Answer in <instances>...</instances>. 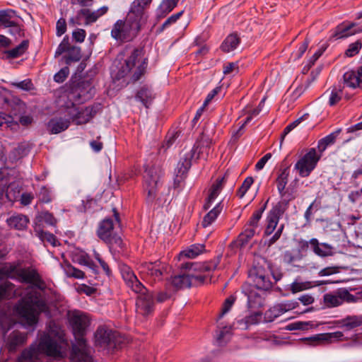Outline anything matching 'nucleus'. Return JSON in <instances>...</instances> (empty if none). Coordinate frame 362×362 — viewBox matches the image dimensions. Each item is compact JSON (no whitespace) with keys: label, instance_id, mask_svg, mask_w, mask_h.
I'll use <instances>...</instances> for the list:
<instances>
[{"label":"nucleus","instance_id":"obj_32","mask_svg":"<svg viewBox=\"0 0 362 362\" xmlns=\"http://www.w3.org/2000/svg\"><path fill=\"white\" fill-rule=\"evenodd\" d=\"M29 152V149L24 144H20L14 148L8 154V160L11 163H14L25 156Z\"/></svg>","mask_w":362,"mask_h":362},{"label":"nucleus","instance_id":"obj_3","mask_svg":"<svg viewBox=\"0 0 362 362\" xmlns=\"http://www.w3.org/2000/svg\"><path fill=\"white\" fill-rule=\"evenodd\" d=\"M46 309L47 304L42 293L34 289H28L15 305L16 313L30 326L37 322V315Z\"/></svg>","mask_w":362,"mask_h":362},{"label":"nucleus","instance_id":"obj_44","mask_svg":"<svg viewBox=\"0 0 362 362\" xmlns=\"http://www.w3.org/2000/svg\"><path fill=\"white\" fill-rule=\"evenodd\" d=\"M35 232L36 233L37 236L44 243H48L52 246L57 245V239L56 237L48 232L42 230L40 228H35Z\"/></svg>","mask_w":362,"mask_h":362},{"label":"nucleus","instance_id":"obj_46","mask_svg":"<svg viewBox=\"0 0 362 362\" xmlns=\"http://www.w3.org/2000/svg\"><path fill=\"white\" fill-rule=\"evenodd\" d=\"M343 326L351 329L362 325V317L358 316H348L342 320Z\"/></svg>","mask_w":362,"mask_h":362},{"label":"nucleus","instance_id":"obj_37","mask_svg":"<svg viewBox=\"0 0 362 362\" xmlns=\"http://www.w3.org/2000/svg\"><path fill=\"white\" fill-rule=\"evenodd\" d=\"M81 58V53L80 47L76 46H71L64 57L65 63L67 65H70L73 62H78Z\"/></svg>","mask_w":362,"mask_h":362},{"label":"nucleus","instance_id":"obj_15","mask_svg":"<svg viewBox=\"0 0 362 362\" xmlns=\"http://www.w3.org/2000/svg\"><path fill=\"white\" fill-rule=\"evenodd\" d=\"M17 274L22 282L33 284L40 290H44L46 287L45 283L35 269L30 267L21 269L18 270Z\"/></svg>","mask_w":362,"mask_h":362},{"label":"nucleus","instance_id":"obj_49","mask_svg":"<svg viewBox=\"0 0 362 362\" xmlns=\"http://www.w3.org/2000/svg\"><path fill=\"white\" fill-rule=\"evenodd\" d=\"M279 219L276 217V216H272L268 214L267 218V226L264 230V234L266 235H271L274 230H275Z\"/></svg>","mask_w":362,"mask_h":362},{"label":"nucleus","instance_id":"obj_5","mask_svg":"<svg viewBox=\"0 0 362 362\" xmlns=\"http://www.w3.org/2000/svg\"><path fill=\"white\" fill-rule=\"evenodd\" d=\"M127 286L139 296L136 303V310L138 315L148 316L154 309L153 295L139 281L135 274L128 272L123 274Z\"/></svg>","mask_w":362,"mask_h":362},{"label":"nucleus","instance_id":"obj_61","mask_svg":"<svg viewBox=\"0 0 362 362\" xmlns=\"http://www.w3.org/2000/svg\"><path fill=\"white\" fill-rule=\"evenodd\" d=\"M39 200L42 203H49L52 201L50 192L46 187H42L38 194Z\"/></svg>","mask_w":362,"mask_h":362},{"label":"nucleus","instance_id":"obj_4","mask_svg":"<svg viewBox=\"0 0 362 362\" xmlns=\"http://www.w3.org/2000/svg\"><path fill=\"white\" fill-rule=\"evenodd\" d=\"M121 54L126 56V59L117 73V77L131 75V80L137 81L144 74L148 64V59L145 57L143 49L126 47Z\"/></svg>","mask_w":362,"mask_h":362},{"label":"nucleus","instance_id":"obj_18","mask_svg":"<svg viewBox=\"0 0 362 362\" xmlns=\"http://www.w3.org/2000/svg\"><path fill=\"white\" fill-rule=\"evenodd\" d=\"M94 90L88 82L83 81L71 88V90L68 93L67 98L71 102L79 100L81 98H88L92 95Z\"/></svg>","mask_w":362,"mask_h":362},{"label":"nucleus","instance_id":"obj_45","mask_svg":"<svg viewBox=\"0 0 362 362\" xmlns=\"http://www.w3.org/2000/svg\"><path fill=\"white\" fill-rule=\"evenodd\" d=\"M13 13V11H0V30L13 25L14 21H11Z\"/></svg>","mask_w":362,"mask_h":362},{"label":"nucleus","instance_id":"obj_50","mask_svg":"<svg viewBox=\"0 0 362 362\" xmlns=\"http://www.w3.org/2000/svg\"><path fill=\"white\" fill-rule=\"evenodd\" d=\"M14 324L15 322L11 317L5 314L0 315V326L4 334H6Z\"/></svg>","mask_w":362,"mask_h":362},{"label":"nucleus","instance_id":"obj_28","mask_svg":"<svg viewBox=\"0 0 362 362\" xmlns=\"http://www.w3.org/2000/svg\"><path fill=\"white\" fill-rule=\"evenodd\" d=\"M69 120L59 118L52 119L47 124L49 131L52 134H59L66 130L69 126Z\"/></svg>","mask_w":362,"mask_h":362},{"label":"nucleus","instance_id":"obj_8","mask_svg":"<svg viewBox=\"0 0 362 362\" xmlns=\"http://www.w3.org/2000/svg\"><path fill=\"white\" fill-rule=\"evenodd\" d=\"M266 209V204H264L259 209L254 211L252 216L245 224L243 230L239 234L235 243L243 247L245 246L255 236L259 228V223L262 215Z\"/></svg>","mask_w":362,"mask_h":362},{"label":"nucleus","instance_id":"obj_26","mask_svg":"<svg viewBox=\"0 0 362 362\" xmlns=\"http://www.w3.org/2000/svg\"><path fill=\"white\" fill-rule=\"evenodd\" d=\"M224 182V177L221 179H218L215 183H214L210 188L209 194L206 199V203L204 205V209L207 210L211 206V204L215 200V199L218 197L220 192L223 188Z\"/></svg>","mask_w":362,"mask_h":362},{"label":"nucleus","instance_id":"obj_19","mask_svg":"<svg viewBox=\"0 0 362 362\" xmlns=\"http://www.w3.org/2000/svg\"><path fill=\"white\" fill-rule=\"evenodd\" d=\"M204 280V277L201 275L183 274L173 277L171 280V284L176 289H182L189 288L194 281H199L202 282Z\"/></svg>","mask_w":362,"mask_h":362},{"label":"nucleus","instance_id":"obj_2","mask_svg":"<svg viewBox=\"0 0 362 362\" xmlns=\"http://www.w3.org/2000/svg\"><path fill=\"white\" fill-rule=\"evenodd\" d=\"M69 322L72 327L76 343L72 346L70 358L73 362H92L91 349L88 346L84 335L90 325L87 315L74 310L69 315Z\"/></svg>","mask_w":362,"mask_h":362},{"label":"nucleus","instance_id":"obj_57","mask_svg":"<svg viewBox=\"0 0 362 362\" xmlns=\"http://www.w3.org/2000/svg\"><path fill=\"white\" fill-rule=\"evenodd\" d=\"M13 124L17 125V123L14 122L11 115L0 112V127L6 125V127H11Z\"/></svg>","mask_w":362,"mask_h":362},{"label":"nucleus","instance_id":"obj_33","mask_svg":"<svg viewBox=\"0 0 362 362\" xmlns=\"http://www.w3.org/2000/svg\"><path fill=\"white\" fill-rule=\"evenodd\" d=\"M178 1L177 0H163L157 9V17L164 18L177 6Z\"/></svg>","mask_w":362,"mask_h":362},{"label":"nucleus","instance_id":"obj_62","mask_svg":"<svg viewBox=\"0 0 362 362\" xmlns=\"http://www.w3.org/2000/svg\"><path fill=\"white\" fill-rule=\"evenodd\" d=\"M12 85L18 88L24 90H30L33 88V84L30 79H25L19 82H14Z\"/></svg>","mask_w":362,"mask_h":362},{"label":"nucleus","instance_id":"obj_59","mask_svg":"<svg viewBox=\"0 0 362 362\" xmlns=\"http://www.w3.org/2000/svg\"><path fill=\"white\" fill-rule=\"evenodd\" d=\"M342 90L337 88H334L332 91L329 99V104L332 106L336 105L341 98Z\"/></svg>","mask_w":362,"mask_h":362},{"label":"nucleus","instance_id":"obj_34","mask_svg":"<svg viewBox=\"0 0 362 362\" xmlns=\"http://www.w3.org/2000/svg\"><path fill=\"white\" fill-rule=\"evenodd\" d=\"M222 210L221 203L217 204L204 217L202 225L206 228L210 226L218 217Z\"/></svg>","mask_w":362,"mask_h":362},{"label":"nucleus","instance_id":"obj_39","mask_svg":"<svg viewBox=\"0 0 362 362\" xmlns=\"http://www.w3.org/2000/svg\"><path fill=\"white\" fill-rule=\"evenodd\" d=\"M340 130H337L325 137L321 139L318 141L317 148L320 153L325 151L327 146L332 145L335 143L336 138L339 133Z\"/></svg>","mask_w":362,"mask_h":362},{"label":"nucleus","instance_id":"obj_64","mask_svg":"<svg viewBox=\"0 0 362 362\" xmlns=\"http://www.w3.org/2000/svg\"><path fill=\"white\" fill-rule=\"evenodd\" d=\"M57 35L58 36L62 35L66 30V22L64 18H59L56 25Z\"/></svg>","mask_w":362,"mask_h":362},{"label":"nucleus","instance_id":"obj_11","mask_svg":"<svg viewBox=\"0 0 362 362\" xmlns=\"http://www.w3.org/2000/svg\"><path fill=\"white\" fill-rule=\"evenodd\" d=\"M139 274L143 278L159 281L162 279L165 266L160 262H143L138 267Z\"/></svg>","mask_w":362,"mask_h":362},{"label":"nucleus","instance_id":"obj_43","mask_svg":"<svg viewBox=\"0 0 362 362\" xmlns=\"http://www.w3.org/2000/svg\"><path fill=\"white\" fill-rule=\"evenodd\" d=\"M64 270L66 275L68 277L75 278V279H78L85 278V273L83 271L74 267L69 263H67L64 266Z\"/></svg>","mask_w":362,"mask_h":362},{"label":"nucleus","instance_id":"obj_16","mask_svg":"<svg viewBox=\"0 0 362 362\" xmlns=\"http://www.w3.org/2000/svg\"><path fill=\"white\" fill-rule=\"evenodd\" d=\"M197 148H185L180 153V159L177 166V177L182 179L192 165V160L194 157Z\"/></svg>","mask_w":362,"mask_h":362},{"label":"nucleus","instance_id":"obj_41","mask_svg":"<svg viewBox=\"0 0 362 362\" xmlns=\"http://www.w3.org/2000/svg\"><path fill=\"white\" fill-rule=\"evenodd\" d=\"M29 41L25 40L21 42L17 47L8 50L6 53L8 58L14 59L20 57L28 49Z\"/></svg>","mask_w":362,"mask_h":362},{"label":"nucleus","instance_id":"obj_42","mask_svg":"<svg viewBox=\"0 0 362 362\" xmlns=\"http://www.w3.org/2000/svg\"><path fill=\"white\" fill-rule=\"evenodd\" d=\"M204 250V245H193L185 250L180 253V257H186L189 258H194L201 254Z\"/></svg>","mask_w":362,"mask_h":362},{"label":"nucleus","instance_id":"obj_60","mask_svg":"<svg viewBox=\"0 0 362 362\" xmlns=\"http://www.w3.org/2000/svg\"><path fill=\"white\" fill-rule=\"evenodd\" d=\"M69 74V69L67 66H65L61 69L57 74H54V80L57 83H62L68 77Z\"/></svg>","mask_w":362,"mask_h":362},{"label":"nucleus","instance_id":"obj_31","mask_svg":"<svg viewBox=\"0 0 362 362\" xmlns=\"http://www.w3.org/2000/svg\"><path fill=\"white\" fill-rule=\"evenodd\" d=\"M217 267V264L214 262H210L206 264H198V263H193V262H186L185 264H182L181 268L194 270V271H201V272H209L214 270Z\"/></svg>","mask_w":362,"mask_h":362},{"label":"nucleus","instance_id":"obj_36","mask_svg":"<svg viewBox=\"0 0 362 362\" xmlns=\"http://www.w3.org/2000/svg\"><path fill=\"white\" fill-rule=\"evenodd\" d=\"M136 99L141 102L145 107H148V105L153 99V96L150 89L143 87L138 91Z\"/></svg>","mask_w":362,"mask_h":362},{"label":"nucleus","instance_id":"obj_63","mask_svg":"<svg viewBox=\"0 0 362 362\" xmlns=\"http://www.w3.org/2000/svg\"><path fill=\"white\" fill-rule=\"evenodd\" d=\"M308 116V114H305L300 118L297 119L290 124H288L284 130V134L282 136V140L284 139L286 134L289 133L292 129H293L295 127H296L303 120H304Z\"/></svg>","mask_w":362,"mask_h":362},{"label":"nucleus","instance_id":"obj_48","mask_svg":"<svg viewBox=\"0 0 362 362\" xmlns=\"http://www.w3.org/2000/svg\"><path fill=\"white\" fill-rule=\"evenodd\" d=\"M288 205V201L282 200L277 203V204L272 209V210H271L269 214L272 216H276V217L279 219L281 216H282L285 211L287 209Z\"/></svg>","mask_w":362,"mask_h":362},{"label":"nucleus","instance_id":"obj_10","mask_svg":"<svg viewBox=\"0 0 362 362\" xmlns=\"http://www.w3.org/2000/svg\"><path fill=\"white\" fill-rule=\"evenodd\" d=\"M249 279L258 289L269 290L272 286L269 273L262 267H254L249 271Z\"/></svg>","mask_w":362,"mask_h":362},{"label":"nucleus","instance_id":"obj_40","mask_svg":"<svg viewBox=\"0 0 362 362\" xmlns=\"http://www.w3.org/2000/svg\"><path fill=\"white\" fill-rule=\"evenodd\" d=\"M240 43V39L236 35H230L221 45V49L225 52H229L235 49Z\"/></svg>","mask_w":362,"mask_h":362},{"label":"nucleus","instance_id":"obj_38","mask_svg":"<svg viewBox=\"0 0 362 362\" xmlns=\"http://www.w3.org/2000/svg\"><path fill=\"white\" fill-rule=\"evenodd\" d=\"M10 107V113L14 116L19 115L25 112L26 105L25 104L18 98H13L8 103Z\"/></svg>","mask_w":362,"mask_h":362},{"label":"nucleus","instance_id":"obj_58","mask_svg":"<svg viewBox=\"0 0 362 362\" xmlns=\"http://www.w3.org/2000/svg\"><path fill=\"white\" fill-rule=\"evenodd\" d=\"M236 300L235 296H230L228 298H226L223 304L221 313L220 314L219 317H222L225 314H226L231 308L232 305L235 303Z\"/></svg>","mask_w":362,"mask_h":362},{"label":"nucleus","instance_id":"obj_51","mask_svg":"<svg viewBox=\"0 0 362 362\" xmlns=\"http://www.w3.org/2000/svg\"><path fill=\"white\" fill-rule=\"evenodd\" d=\"M297 305L298 303L293 301L281 303L274 307V311H277L278 315H279L280 313H284L294 309Z\"/></svg>","mask_w":362,"mask_h":362},{"label":"nucleus","instance_id":"obj_30","mask_svg":"<svg viewBox=\"0 0 362 362\" xmlns=\"http://www.w3.org/2000/svg\"><path fill=\"white\" fill-rule=\"evenodd\" d=\"M151 0H134L129 11V18L136 16V18L144 20V7L150 4Z\"/></svg>","mask_w":362,"mask_h":362},{"label":"nucleus","instance_id":"obj_20","mask_svg":"<svg viewBox=\"0 0 362 362\" xmlns=\"http://www.w3.org/2000/svg\"><path fill=\"white\" fill-rule=\"evenodd\" d=\"M28 339V334L18 330L13 331L8 337L6 345L9 352H14L18 347L25 344Z\"/></svg>","mask_w":362,"mask_h":362},{"label":"nucleus","instance_id":"obj_23","mask_svg":"<svg viewBox=\"0 0 362 362\" xmlns=\"http://www.w3.org/2000/svg\"><path fill=\"white\" fill-rule=\"evenodd\" d=\"M344 84L348 87L356 88H362V66L356 71H349L344 76Z\"/></svg>","mask_w":362,"mask_h":362},{"label":"nucleus","instance_id":"obj_52","mask_svg":"<svg viewBox=\"0 0 362 362\" xmlns=\"http://www.w3.org/2000/svg\"><path fill=\"white\" fill-rule=\"evenodd\" d=\"M14 285L9 282L5 281L0 284V300L8 298L13 289Z\"/></svg>","mask_w":362,"mask_h":362},{"label":"nucleus","instance_id":"obj_17","mask_svg":"<svg viewBox=\"0 0 362 362\" xmlns=\"http://www.w3.org/2000/svg\"><path fill=\"white\" fill-rule=\"evenodd\" d=\"M309 245L313 252L319 257H327L333 256L334 254V247L331 245L325 243H320L316 238L302 243V247H308Z\"/></svg>","mask_w":362,"mask_h":362},{"label":"nucleus","instance_id":"obj_56","mask_svg":"<svg viewBox=\"0 0 362 362\" xmlns=\"http://www.w3.org/2000/svg\"><path fill=\"white\" fill-rule=\"evenodd\" d=\"M70 47H71V45L69 44V37L66 36L63 39L62 42L58 46V47L55 52V54H54L55 57L60 56L61 54H62L64 52L67 53Z\"/></svg>","mask_w":362,"mask_h":362},{"label":"nucleus","instance_id":"obj_55","mask_svg":"<svg viewBox=\"0 0 362 362\" xmlns=\"http://www.w3.org/2000/svg\"><path fill=\"white\" fill-rule=\"evenodd\" d=\"M362 44L359 40L349 45L348 49L345 52V55L348 57H351L357 54L361 49Z\"/></svg>","mask_w":362,"mask_h":362},{"label":"nucleus","instance_id":"obj_21","mask_svg":"<svg viewBox=\"0 0 362 362\" xmlns=\"http://www.w3.org/2000/svg\"><path fill=\"white\" fill-rule=\"evenodd\" d=\"M257 288L250 284H245L243 286V292L247 297L249 308H257L262 305V298L257 292Z\"/></svg>","mask_w":362,"mask_h":362},{"label":"nucleus","instance_id":"obj_54","mask_svg":"<svg viewBox=\"0 0 362 362\" xmlns=\"http://www.w3.org/2000/svg\"><path fill=\"white\" fill-rule=\"evenodd\" d=\"M254 180L252 177H247L240 187L239 189L237 192V196L239 198H243L247 191L250 189L251 185H252Z\"/></svg>","mask_w":362,"mask_h":362},{"label":"nucleus","instance_id":"obj_25","mask_svg":"<svg viewBox=\"0 0 362 362\" xmlns=\"http://www.w3.org/2000/svg\"><path fill=\"white\" fill-rule=\"evenodd\" d=\"M355 23H349V24H345L342 23L339 25L335 30L333 35L330 37V40L333 38L336 39H341L344 37H347L349 36H351L352 35H354L356 33L362 31V29L358 30H354L352 29L354 27H355Z\"/></svg>","mask_w":362,"mask_h":362},{"label":"nucleus","instance_id":"obj_14","mask_svg":"<svg viewBox=\"0 0 362 362\" xmlns=\"http://www.w3.org/2000/svg\"><path fill=\"white\" fill-rule=\"evenodd\" d=\"M145 190L148 193L147 199L153 202L156 195L157 185L159 180V174L155 168H147L144 175Z\"/></svg>","mask_w":362,"mask_h":362},{"label":"nucleus","instance_id":"obj_12","mask_svg":"<svg viewBox=\"0 0 362 362\" xmlns=\"http://www.w3.org/2000/svg\"><path fill=\"white\" fill-rule=\"evenodd\" d=\"M108 11V7L106 6H102L99 9L91 11L88 8H82L78 13L75 18H71L69 20V23L72 25H81V18H85V25H89L95 22L100 17L105 15Z\"/></svg>","mask_w":362,"mask_h":362},{"label":"nucleus","instance_id":"obj_22","mask_svg":"<svg viewBox=\"0 0 362 362\" xmlns=\"http://www.w3.org/2000/svg\"><path fill=\"white\" fill-rule=\"evenodd\" d=\"M71 259L74 263L87 267L93 274L98 273V267L85 252L78 250L72 252Z\"/></svg>","mask_w":362,"mask_h":362},{"label":"nucleus","instance_id":"obj_9","mask_svg":"<svg viewBox=\"0 0 362 362\" xmlns=\"http://www.w3.org/2000/svg\"><path fill=\"white\" fill-rule=\"evenodd\" d=\"M321 154L317 155L315 148H310L296 164L295 169L300 177H308L315 169Z\"/></svg>","mask_w":362,"mask_h":362},{"label":"nucleus","instance_id":"obj_1","mask_svg":"<svg viewBox=\"0 0 362 362\" xmlns=\"http://www.w3.org/2000/svg\"><path fill=\"white\" fill-rule=\"evenodd\" d=\"M68 347L64 330L56 323L50 322L47 332L40 337L38 344H33L23 350L17 362H40L42 354L61 360L66 357Z\"/></svg>","mask_w":362,"mask_h":362},{"label":"nucleus","instance_id":"obj_35","mask_svg":"<svg viewBox=\"0 0 362 362\" xmlns=\"http://www.w3.org/2000/svg\"><path fill=\"white\" fill-rule=\"evenodd\" d=\"M289 176V170L288 168H284L281 173L279 175L276 180V182L277 185V189L281 195V197H284L285 195V188L288 183Z\"/></svg>","mask_w":362,"mask_h":362},{"label":"nucleus","instance_id":"obj_53","mask_svg":"<svg viewBox=\"0 0 362 362\" xmlns=\"http://www.w3.org/2000/svg\"><path fill=\"white\" fill-rule=\"evenodd\" d=\"M105 243L110 245V247L114 249L121 248L122 246V240L118 235L113 233L110 237H107V240H103Z\"/></svg>","mask_w":362,"mask_h":362},{"label":"nucleus","instance_id":"obj_13","mask_svg":"<svg viewBox=\"0 0 362 362\" xmlns=\"http://www.w3.org/2000/svg\"><path fill=\"white\" fill-rule=\"evenodd\" d=\"M67 108L72 107L71 112L69 115L71 117L72 121L76 124H83L88 122L96 114L97 110L94 107L88 106L78 110L75 107L74 102H71L66 105Z\"/></svg>","mask_w":362,"mask_h":362},{"label":"nucleus","instance_id":"obj_29","mask_svg":"<svg viewBox=\"0 0 362 362\" xmlns=\"http://www.w3.org/2000/svg\"><path fill=\"white\" fill-rule=\"evenodd\" d=\"M28 223V218L23 214L13 215L7 219L10 228L20 230L25 229Z\"/></svg>","mask_w":362,"mask_h":362},{"label":"nucleus","instance_id":"obj_27","mask_svg":"<svg viewBox=\"0 0 362 362\" xmlns=\"http://www.w3.org/2000/svg\"><path fill=\"white\" fill-rule=\"evenodd\" d=\"M98 237L103 240H107L114 233V223L111 218H105L99 225L98 231Z\"/></svg>","mask_w":362,"mask_h":362},{"label":"nucleus","instance_id":"obj_47","mask_svg":"<svg viewBox=\"0 0 362 362\" xmlns=\"http://www.w3.org/2000/svg\"><path fill=\"white\" fill-rule=\"evenodd\" d=\"M313 287V282L304 281L299 282L297 281H293L290 286V290L292 293H296Z\"/></svg>","mask_w":362,"mask_h":362},{"label":"nucleus","instance_id":"obj_24","mask_svg":"<svg viewBox=\"0 0 362 362\" xmlns=\"http://www.w3.org/2000/svg\"><path fill=\"white\" fill-rule=\"evenodd\" d=\"M351 296L348 291L344 290L338 295L326 293L323 296L324 304L327 308L337 307L344 303L346 296Z\"/></svg>","mask_w":362,"mask_h":362},{"label":"nucleus","instance_id":"obj_7","mask_svg":"<svg viewBox=\"0 0 362 362\" xmlns=\"http://www.w3.org/2000/svg\"><path fill=\"white\" fill-rule=\"evenodd\" d=\"M143 19L136 18L134 15L129 18V13L125 21L119 20L113 25L111 35L117 40L124 42L133 39L141 28Z\"/></svg>","mask_w":362,"mask_h":362},{"label":"nucleus","instance_id":"obj_6","mask_svg":"<svg viewBox=\"0 0 362 362\" xmlns=\"http://www.w3.org/2000/svg\"><path fill=\"white\" fill-rule=\"evenodd\" d=\"M95 344L107 351L121 348L126 339L119 332L115 331L107 325H100L94 334Z\"/></svg>","mask_w":362,"mask_h":362}]
</instances>
